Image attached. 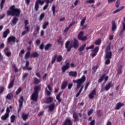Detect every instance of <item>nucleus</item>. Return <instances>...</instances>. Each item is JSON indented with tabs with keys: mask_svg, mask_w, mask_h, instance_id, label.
I'll return each mask as SVG.
<instances>
[{
	"mask_svg": "<svg viewBox=\"0 0 125 125\" xmlns=\"http://www.w3.org/2000/svg\"><path fill=\"white\" fill-rule=\"evenodd\" d=\"M10 10L7 11V16H16L19 17L21 14V9L15 8V5H13L9 8Z\"/></svg>",
	"mask_w": 125,
	"mask_h": 125,
	"instance_id": "obj_1",
	"label": "nucleus"
},
{
	"mask_svg": "<svg viewBox=\"0 0 125 125\" xmlns=\"http://www.w3.org/2000/svg\"><path fill=\"white\" fill-rule=\"evenodd\" d=\"M79 45H80L79 41L74 38L73 40V44H70V41H68L65 42V47L66 49V51L67 52H70V51H71V49H72L73 47H74L75 49H77V48L79 47Z\"/></svg>",
	"mask_w": 125,
	"mask_h": 125,
	"instance_id": "obj_2",
	"label": "nucleus"
},
{
	"mask_svg": "<svg viewBox=\"0 0 125 125\" xmlns=\"http://www.w3.org/2000/svg\"><path fill=\"white\" fill-rule=\"evenodd\" d=\"M39 90H41V88L39 85L36 86L34 87V92L30 96L31 100L37 102L38 101V98H39Z\"/></svg>",
	"mask_w": 125,
	"mask_h": 125,
	"instance_id": "obj_3",
	"label": "nucleus"
},
{
	"mask_svg": "<svg viewBox=\"0 0 125 125\" xmlns=\"http://www.w3.org/2000/svg\"><path fill=\"white\" fill-rule=\"evenodd\" d=\"M85 76L83 75L80 79L77 80H73V83H77V88H80L81 86H82V84H83V83L85 82Z\"/></svg>",
	"mask_w": 125,
	"mask_h": 125,
	"instance_id": "obj_4",
	"label": "nucleus"
},
{
	"mask_svg": "<svg viewBox=\"0 0 125 125\" xmlns=\"http://www.w3.org/2000/svg\"><path fill=\"white\" fill-rule=\"evenodd\" d=\"M24 29L26 30L25 31H23L21 33V36H25L27 33H29L30 32V26H28L29 25V21L27 20H24Z\"/></svg>",
	"mask_w": 125,
	"mask_h": 125,
	"instance_id": "obj_5",
	"label": "nucleus"
},
{
	"mask_svg": "<svg viewBox=\"0 0 125 125\" xmlns=\"http://www.w3.org/2000/svg\"><path fill=\"white\" fill-rule=\"evenodd\" d=\"M23 102H24V97L23 96H21L20 99L19 100V106L18 110V114H19L20 111H21V109H22V107H23Z\"/></svg>",
	"mask_w": 125,
	"mask_h": 125,
	"instance_id": "obj_6",
	"label": "nucleus"
},
{
	"mask_svg": "<svg viewBox=\"0 0 125 125\" xmlns=\"http://www.w3.org/2000/svg\"><path fill=\"white\" fill-rule=\"evenodd\" d=\"M95 95H96V89H94L89 94L88 97L89 99H93Z\"/></svg>",
	"mask_w": 125,
	"mask_h": 125,
	"instance_id": "obj_7",
	"label": "nucleus"
},
{
	"mask_svg": "<svg viewBox=\"0 0 125 125\" xmlns=\"http://www.w3.org/2000/svg\"><path fill=\"white\" fill-rule=\"evenodd\" d=\"M70 67V63L67 62L65 65L62 67V73H65Z\"/></svg>",
	"mask_w": 125,
	"mask_h": 125,
	"instance_id": "obj_8",
	"label": "nucleus"
},
{
	"mask_svg": "<svg viewBox=\"0 0 125 125\" xmlns=\"http://www.w3.org/2000/svg\"><path fill=\"white\" fill-rule=\"evenodd\" d=\"M63 125H73V123L70 119L67 118L65 120L64 122H63Z\"/></svg>",
	"mask_w": 125,
	"mask_h": 125,
	"instance_id": "obj_9",
	"label": "nucleus"
},
{
	"mask_svg": "<svg viewBox=\"0 0 125 125\" xmlns=\"http://www.w3.org/2000/svg\"><path fill=\"white\" fill-rule=\"evenodd\" d=\"M105 54L104 55V59H111L112 58V52L109 51V52H105Z\"/></svg>",
	"mask_w": 125,
	"mask_h": 125,
	"instance_id": "obj_10",
	"label": "nucleus"
},
{
	"mask_svg": "<svg viewBox=\"0 0 125 125\" xmlns=\"http://www.w3.org/2000/svg\"><path fill=\"white\" fill-rule=\"evenodd\" d=\"M113 84H112V82L108 83L107 84L105 85L104 87V89L106 91H108L111 87L113 86Z\"/></svg>",
	"mask_w": 125,
	"mask_h": 125,
	"instance_id": "obj_11",
	"label": "nucleus"
},
{
	"mask_svg": "<svg viewBox=\"0 0 125 125\" xmlns=\"http://www.w3.org/2000/svg\"><path fill=\"white\" fill-rule=\"evenodd\" d=\"M7 42H16V38L14 36H10L7 39Z\"/></svg>",
	"mask_w": 125,
	"mask_h": 125,
	"instance_id": "obj_12",
	"label": "nucleus"
},
{
	"mask_svg": "<svg viewBox=\"0 0 125 125\" xmlns=\"http://www.w3.org/2000/svg\"><path fill=\"white\" fill-rule=\"evenodd\" d=\"M69 77H73V78H76L77 76H78V73L77 71H71L69 72Z\"/></svg>",
	"mask_w": 125,
	"mask_h": 125,
	"instance_id": "obj_13",
	"label": "nucleus"
},
{
	"mask_svg": "<svg viewBox=\"0 0 125 125\" xmlns=\"http://www.w3.org/2000/svg\"><path fill=\"white\" fill-rule=\"evenodd\" d=\"M123 106H125V104L118 103L116 105L115 110H120Z\"/></svg>",
	"mask_w": 125,
	"mask_h": 125,
	"instance_id": "obj_14",
	"label": "nucleus"
},
{
	"mask_svg": "<svg viewBox=\"0 0 125 125\" xmlns=\"http://www.w3.org/2000/svg\"><path fill=\"white\" fill-rule=\"evenodd\" d=\"M112 28L111 30L112 32H114L115 30H117V24H116V21H112L111 22Z\"/></svg>",
	"mask_w": 125,
	"mask_h": 125,
	"instance_id": "obj_15",
	"label": "nucleus"
},
{
	"mask_svg": "<svg viewBox=\"0 0 125 125\" xmlns=\"http://www.w3.org/2000/svg\"><path fill=\"white\" fill-rule=\"evenodd\" d=\"M63 93V91L60 92L56 96V99L58 100L59 104L61 103V102L62 101V99L60 98V96H61V94Z\"/></svg>",
	"mask_w": 125,
	"mask_h": 125,
	"instance_id": "obj_16",
	"label": "nucleus"
},
{
	"mask_svg": "<svg viewBox=\"0 0 125 125\" xmlns=\"http://www.w3.org/2000/svg\"><path fill=\"white\" fill-rule=\"evenodd\" d=\"M73 118L74 119V122H79V116H78V114L77 113L74 112L73 114Z\"/></svg>",
	"mask_w": 125,
	"mask_h": 125,
	"instance_id": "obj_17",
	"label": "nucleus"
},
{
	"mask_svg": "<svg viewBox=\"0 0 125 125\" xmlns=\"http://www.w3.org/2000/svg\"><path fill=\"white\" fill-rule=\"evenodd\" d=\"M29 118V115L25 113H22L21 115V118L22 119L23 121L26 122L28 118Z\"/></svg>",
	"mask_w": 125,
	"mask_h": 125,
	"instance_id": "obj_18",
	"label": "nucleus"
},
{
	"mask_svg": "<svg viewBox=\"0 0 125 125\" xmlns=\"http://www.w3.org/2000/svg\"><path fill=\"white\" fill-rule=\"evenodd\" d=\"M67 85H68V81H65L62 83L61 89H65L67 87Z\"/></svg>",
	"mask_w": 125,
	"mask_h": 125,
	"instance_id": "obj_19",
	"label": "nucleus"
},
{
	"mask_svg": "<svg viewBox=\"0 0 125 125\" xmlns=\"http://www.w3.org/2000/svg\"><path fill=\"white\" fill-rule=\"evenodd\" d=\"M85 46H86V43L83 44L82 45L80 46L79 48L78 49V51L79 52H82V51H83L84 50V48H85Z\"/></svg>",
	"mask_w": 125,
	"mask_h": 125,
	"instance_id": "obj_20",
	"label": "nucleus"
},
{
	"mask_svg": "<svg viewBox=\"0 0 125 125\" xmlns=\"http://www.w3.org/2000/svg\"><path fill=\"white\" fill-rule=\"evenodd\" d=\"M8 118H9V114L5 113L4 115H2L1 117V119L2 120V121H5V120H7V119H8Z\"/></svg>",
	"mask_w": 125,
	"mask_h": 125,
	"instance_id": "obj_21",
	"label": "nucleus"
},
{
	"mask_svg": "<svg viewBox=\"0 0 125 125\" xmlns=\"http://www.w3.org/2000/svg\"><path fill=\"white\" fill-rule=\"evenodd\" d=\"M14 81H15V80L13 79L11 81H10L8 86V88H9V89L10 88H12V87H13L14 85Z\"/></svg>",
	"mask_w": 125,
	"mask_h": 125,
	"instance_id": "obj_22",
	"label": "nucleus"
},
{
	"mask_svg": "<svg viewBox=\"0 0 125 125\" xmlns=\"http://www.w3.org/2000/svg\"><path fill=\"white\" fill-rule=\"evenodd\" d=\"M41 83V80H39L37 77H34L33 78V84H39Z\"/></svg>",
	"mask_w": 125,
	"mask_h": 125,
	"instance_id": "obj_23",
	"label": "nucleus"
},
{
	"mask_svg": "<svg viewBox=\"0 0 125 125\" xmlns=\"http://www.w3.org/2000/svg\"><path fill=\"white\" fill-rule=\"evenodd\" d=\"M5 98L6 99H8V100H11V99L13 98V94L11 93H10L7 95Z\"/></svg>",
	"mask_w": 125,
	"mask_h": 125,
	"instance_id": "obj_24",
	"label": "nucleus"
},
{
	"mask_svg": "<svg viewBox=\"0 0 125 125\" xmlns=\"http://www.w3.org/2000/svg\"><path fill=\"white\" fill-rule=\"evenodd\" d=\"M105 77H106V74H103L102 76L101 77H100V78L99 79L98 82L102 83V81H104V79H105Z\"/></svg>",
	"mask_w": 125,
	"mask_h": 125,
	"instance_id": "obj_25",
	"label": "nucleus"
},
{
	"mask_svg": "<svg viewBox=\"0 0 125 125\" xmlns=\"http://www.w3.org/2000/svg\"><path fill=\"white\" fill-rule=\"evenodd\" d=\"M17 22H18V19L17 17H15L12 20V23L13 25H16L17 24Z\"/></svg>",
	"mask_w": 125,
	"mask_h": 125,
	"instance_id": "obj_26",
	"label": "nucleus"
},
{
	"mask_svg": "<svg viewBox=\"0 0 125 125\" xmlns=\"http://www.w3.org/2000/svg\"><path fill=\"white\" fill-rule=\"evenodd\" d=\"M52 101H53V98L52 97H49L46 99V103L47 104H49V103H51Z\"/></svg>",
	"mask_w": 125,
	"mask_h": 125,
	"instance_id": "obj_27",
	"label": "nucleus"
},
{
	"mask_svg": "<svg viewBox=\"0 0 125 125\" xmlns=\"http://www.w3.org/2000/svg\"><path fill=\"white\" fill-rule=\"evenodd\" d=\"M9 34V29H7L3 33V38H5L7 37V35Z\"/></svg>",
	"mask_w": 125,
	"mask_h": 125,
	"instance_id": "obj_28",
	"label": "nucleus"
},
{
	"mask_svg": "<svg viewBox=\"0 0 125 125\" xmlns=\"http://www.w3.org/2000/svg\"><path fill=\"white\" fill-rule=\"evenodd\" d=\"M56 58H57V55H55L52 58V60L51 62V63L52 65H53L54 63H55V61H56Z\"/></svg>",
	"mask_w": 125,
	"mask_h": 125,
	"instance_id": "obj_29",
	"label": "nucleus"
},
{
	"mask_svg": "<svg viewBox=\"0 0 125 125\" xmlns=\"http://www.w3.org/2000/svg\"><path fill=\"white\" fill-rule=\"evenodd\" d=\"M39 56V53L37 52H34L30 55V57L32 58H36V57H38Z\"/></svg>",
	"mask_w": 125,
	"mask_h": 125,
	"instance_id": "obj_30",
	"label": "nucleus"
},
{
	"mask_svg": "<svg viewBox=\"0 0 125 125\" xmlns=\"http://www.w3.org/2000/svg\"><path fill=\"white\" fill-rule=\"evenodd\" d=\"M4 3H5V0H1L0 3V8L1 10H2L3 9V5H4Z\"/></svg>",
	"mask_w": 125,
	"mask_h": 125,
	"instance_id": "obj_31",
	"label": "nucleus"
},
{
	"mask_svg": "<svg viewBox=\"0 0 125 125\" xmlns=\"http://www.w3.org/2000/svg\"><path fill=\"white\" fill-rule=\"evenodd\" d=\"M85 20H86V17H84L83 18L81 21L80 25L81 27H83V26L84 23H85Z\"/></svg>",
	"mask_w": 125,
	"mask_h": 125,
	"instance_id": "obj_32",
	"label": "nucleus"
},
{
	"mask_svg": "<svg viewBox=\"0 0 125 125\" xmlns=\"http://www.w3.org/2000/svg\"><path fill=\"white\" fill-rule=\"evenodd\" d=\"M49 25V22L48 21H46L44 22V23L42 25V29L43 30H45L46 29V27Z\"/></svg>",
	"mask_w": 125,
	"mask_h": 125,
	"instance_id": "obj_33",
	"label": "nucleus"
},
{
	"mask_svg": "<svg viewBox=\"0 0 125 125\" xmlns=\"http://www.w3.org/2000/svg\"><path fill=\"white\" fill-rule=\"evenodd\" d=\"M54 108H55V104H52L49 106V111H53L54 110Z\"/></svg>",
	"mask_w": 125,
	"mask_h": 125,
	"instance_id": "obj_34",
	"label": "nucleus"
},
{
	"mask_svg": "<svg viewBox=\"0 0 125 125\" xmlns=\"http://www.w3.org/2000/svg\"><path fill=\"white\" fill-rule=\"evenodd\" d=\"M52 46V44L47 43L44 46L45 50H48L49 49V47Z\"/></svg>",
	"mask_w": 125,
	"mask_h": 125,
	"instance_id": "obj_35",
	"label": "nucleus"
},
{
	"mask_svg": "<svg viewBox=\"0 0 125 125\" xmlns=\"http://www.w3.org/2000/svg\"><path fill=\"white\" fill-rule=\"evenodd\" d=\"M83 31L80 32L78 36V40H79V41H80L81 39V38H83Z\"/></svg>",
	"mask_w": 125,
	"mask_h": 125,
	"instance_id": "obj_36",
	"label": "nucleus"
},
{
	"mask_svg": "<svg viewBox=\"0 0 125 125\" xmlns=\"http://www.w3.org/2000/svg\"><path fill=\"white\" fill-rule=\"evenodd\" d=\"M111 50V44L109 43L106 47L105 52H109Z\"/></svg>",
	"mask_w": 125,
	"mask_h": 125,
	"instance_id": "obj_37",
	"label": "nucleus"
},
{
	"mask_svg": "<svg viewBox=\"0 0 125 125\" xmlns=\"http://www.w3.org/2000/svg\"><path fill=\"white\" fill-rule=\"evenodd\" d=\"M30 54H31L30 52H27L24 56V59H25V60H28V59H29V57H30Z\"/></svg>",
	"mask_w": 125,
	"mask_h": 125,
	"instance_id": "obj_38",
	"label": "nucleus"
},
{
	"mask_svg": "<svg viewBox=\"0 0 125 125\" xmlns=\"http://www.w3.org/2000/svg\"><path fill=\"white\" fill-rule=\"evenodd\" d=\"M62 60H63V57H62V56L60 55L57 57V62H61V61H62Z\"/></svg>",
	"mask_w": 125,
	"mask_h": 125,
	"instance_id": "obj_39",
	"label": "nucleus"
},
{
	"mask_svg": "<svg viewBox=\"0 0 125 125\" xmlns=\"http://www.w3.org/2000/svg\"><path fill=\"white\" fill-rule=\"evenodd\" d=\"M21 91H22V88L20 87L16 91V95H18L19 94H20Z\"/></svg>",
	"mask_w": 125,
	"mask_h": 125,
	"instance_id": "obj_40",
	"label": "nucleus"
},
{
	"mask_svg": "<svg viewBox=\"0 0 125 125\" xmlns=\"http://www.w3.org/2000/svg\"><path fill=\"white\" fill-rule=\"evenodd\" d=\"M120 4H121V0H117L116 2V8H119V7H120Z\"/></svg>",
	"mask_w": 125,
	"mask_h": 125,
	"instance_id": "obj_41",
	"label": "nucleus"
},
{
	"mask_svg": "<svg viewBox=\"0 0 125 125\" xmlns=\"http://www.w3.org/2000/svg\"><path fill=\"white\" fill-rule=\"evenodd\" d=\"M15 118H16V116H15L14 115H12L10 117L11 120V123H14V121H15Z\"/></svg>",
	"mask_w": 125,
	"mask_h": 125,
	"instance_id": "obj_42",
	"label": "nucleus"
},
{
	"mask_svg": "<svg viewBox=\"0 0 125 125\" xmlns=\"http://www.w3.org/2000/svg\"><path fill=\"white\" fill-rule=\"evenodd\" d=\"M24 53H25V50L24 49L21 50L19 54L20 57H23Z\"/></svg>",
	"mask_w": 125,
	"mask_h": 125,
	"instance_id": "obj_43",
	"label": "nucleus"
},
{
	"mask_svg": "<svg viewBox=\"0 0 125 125\" xmlns=\"http://www.w3.org/2000/svg\"><path fill=\"white\" fill-rule=\"evenodd\" d=\"M101 42H102L101 39H99L96 41L95 42V44H96V45H99L101 44Z\"/></svg>",
	"mask_w": 125,
	"mask_h": 125,
	"instance_id": "obj_44",
	"label": "nucleus"
},
{
	"mask_svg": "<svg viewBox=\"0 0 125 125\" xmlns=\"http://www.w3.org/2000/svg\"><path fill=\"white\" fill-rule=\"evenodd\" d=\"M39 8H40V6H39V4L37 2H35V10L36 11H38L39 10Z\"/></svg>",
	"mask_w": 125,
	"mask_h": 125,
	"instance_id": "obj_45",
	"label": "nucleus"
},
{
	"mask_svg": "<svg viewBox=\"0 0 125 125\" xmlns=\"http://www.w3.org/2000/svg\"><path fill=\"white\" fill-rule=\"evenodd\" d=\"M45 92L46 93V94L48 96H50V94H51V93L50 92V91H48V90L47 89V87H46L45 88Z\"/></svg>",
	"mask_w": 125,
	"mask_h": 125,
	"instance_id": "obj_46",
	"label": "nucleus"
},
{
	"mask_svg": "<svg viewBox=\"0 0 125 125\" xmlns=\"http://www.w3.org/2000/svg\"><path fill=\"white\" fill-rule=\"evenodd\" d=\"M36 2H37L38 4H41V5H42L44 3V0H40L39 1H36Z\"/></svg>",
	"mask_w": 125,
	"mask_h": 125,
	"instance_id": "obj_47",
	"label": "nucleus"
},
{
	"mask_svg": "<svg viewBox=\"0 0 125 125\" xmlns=\"http://www.w3.org/2000/svg\"><path fill=\"white\" fill-rule=\"evenodd\" d=\"M43 18H44V13H42L40 15V18H39V21H41V20H42Z\"/></svg>",
	"mask_w": 125,
	"mask_h": 125,
	"instance_id": "obj_48",
	"label": "nucleus"
},
{
	"mask_svg": "<svg viewBox=\"0 0 125 125\" xmlns=\"http://www.w3.org/2000/svg\"><path fill=\"white\" fill-rule=\"evenodd\" d=\"M95 2V0H86V3H94Z\"/></svg>",
	"mask_w": 125,
	"mask_h": 125,
	"instance_id": "obj_49",
	"label": "nucleus"
},
{
	"mask_svg": "<svg viewBox=\"0 0 125 125\" xmlns=\"http://www.w3.org/2000/svg\"><path fill=\"white\" fill-rule=\"evenodd\" d=\"M86 40H87V37L84 36L82 37V38H81V39L80 41H82V42H85V41H86Z\"/></svg>",
	"mask_w": 125,
	"mask_h": 125,
	"instance_id": "obj_50",
	"label": "nucleus"
},
{
	"mask_svg": "<svg viewBox=\"0 0 125 125\" xmlns=\"http://www.w3.org/2000/svg\"><path fill=\"white\" fill-rule=\"evenodd\" d=\"M13 68H14V70L15 73H17L18 72V68L16 67V65L15 64H14L12 65Z\"/></svg>",
	"mask_w": 125,
	"mask_h": 125,
	"instance_id": "obj_51",
	"label": "nucleus"
},
{
	"mask_svg": "<svg viewBox=\"0 0 125 125\" xmlns=\"http://www.w3.org/2000/svg\"><path fill=\"white\" fill-rule=\"evenodd\" d=\"M62 42V37L60 36L59 39L57 40V43L58 44H60Z\"/></svg>",
	"mask_w": 125,
	"mask_h": 125,
	"instance_id": "obj_52",
	"label": "nucleus"
},
{
	"mask_svg": "<svg viewBox=\"0 0 125 125\" xmlns=\"http://www.w3.org/2000/svg\"><path fill=\"white\" fill-rule=\"evenodd\" d=\"M99 50V47L97 46L95 47V48L93 50V52H95L96 53H97Z\"/></svg>",
	"mask_w": 125,
	"mask_h": 125,
	"instance_id": "obj_53",
	"label": "nucleus"
},
{
	"mask_svg": "<svg viewBox=\"0 0 125 125\" xmlns=\"http://www.w3.org/2000/svg\"><path fill=\"white\" fill-rule=\"evenodd\" d=\"M106 59L107 60L105 62V65H109V64H110V63H111V61L110 60V59Z\"/></svg>",
	"mask_w": 125,
	"mask_h": 125,
	"instance_id": "obj_54",
	"label": "nucleus"
},
{
	"mask_svg": "<svg viewBox=\"0 0 125 125\" xmlns=\"http://www.w3.org/2000/svg\"><path fill=\"white\" fill-rule=\"evenodd\" d=\"M89 84H90V83H89V82H88L86 83L85 86V88H84V90H86V89H87Z\"/></svg>",
	"mask_w": 125,
	"mask_h": 125,
	"instance_id": "obj_55",
	"label": "nucleus"
},
{
	"mask_svg": "<svg viewBox=\"0 0 125 125\" xmlns=\"http://www.w3.org/2000/svg\"><path fill=\"white\" fill-rule=\"evenodd\" d=\"M4 91V87H0V94Z\"/></svg>",
	"mask_w": 125,
	"mask_h": 125,
	"instance_id": "obj_56",
	"label": "nucleus"
},
{
	"mask_svg": "<svg viewBox=\"0 0 125 125\" xmlns=\"http://www.w3.org/2000/svg\"><path fill=\"white\" fill-rule=\"evenodd\" d=\"M5 54L7 57H10L11 56V53L10 52L5 53Z\"/></svg>",
	"mask_w": 125,
	"mask_h": 125,
	"instance_id": "obj_57",
	"label": "nucleus"
},
{
	"mask_svg": "<svg viewBox=\"0 0 125 125\" xmlns=\"http://www.w3.org/2000/svg\"><path fill=\"white\" fill-rule=\"evenodd\" d=\"M29 65H30V62H29V61H26L25 63V68H27V67H29Z\"/></svg>",
	"mask_w": 125,
	"mask_h": 125,
	"instance_id": "obj_58",
	"label": "nucleus"
},
{
	"mask_svg": "<svg viewBox=\"0 0 125 125\" xmlns=\"http://www.w3.org/2000/svg\"><path fill=\"white\" fill-rule=\"evenodd\" d=\"M93 113V109H90L87 113L88 116H90V115H91V114H92Z\"/></svg>",
	"mask_w": 125,
	"mask_h": 125,
	"instance_id": "obj_59",
	"label": "nucleus"
},
{
	"mask_svg": "<svg viewBox=\"0 0 125 125\" xmlns=\"http://www.w3.org/2000/svg\"><path fill=\"white\" fill-rule=\"evenodd\" d=\"M52 10L53 11V15L55 14V6L53 5L52 8Z\"/></svg>",
	"mask_w": 125,
	"mask_h": 125,
	"instance_id": "obj_60",
	"label": "nucleus"
},
{
	"mask_svg": "<svg viewBox=\"0 0 125 125\" xmlns=\"http://www.w3.org/2000/svg\"><path fill=\"white\" fill-rule=\"evenodd\" d=\"M36 42L37 45H40V44H41V40L40 39L37 40L36 41Z\"/></svg>",
	"mask_w": 125,
	"mask_h": 125,
	"instance_id": "obj_61",
	"label": "nucleus"
},
{
	"mask_svg": "<svg viewBox=\"0 0 125 125\" xmlns=\"http://www.w3.org/2000/svg\"><path fill=\"white\" fill-rule=\"evenodd\" d=\"M90 125H95V120H93L90 122Z\"/></svg>",
	"mask_w": 125,
	"mask_h": 125,
	"instance_id": "obj_62",
	"label": "nucleus"
},
{
	"mask_svg": "<svg viewBox=\"0 0 125 125\" xmlns=\"http://www.w3.org/2000/svg\"><path fill=\"white\" fill-rule=\"evenodd\" d=\"M29 75V74L28 73H24L23 74V76H22V78L23 79H26V78H27V76H28Z\"/></svg>",
	"mask_w": 125,
	"mask_h": 125,
	"instance_id": "obj_63",
	"label": "nucleus"
},
{
	"mask_svg": "<svg viewBox=\"0 0 125 125\" xmlns=\"http://www.w3.org/2000/svg\"><path fill=\"white\" fill-rule=\"evenodd\" d=\"M79 0H76L75 1L74 3V6H77L78 4H79Z\"/></svg>",
	"mask_w": 125,
	"mask_h": 125,
	"instance_id": "obj_64",
	"label": "nucleus"
}]
</instances>
